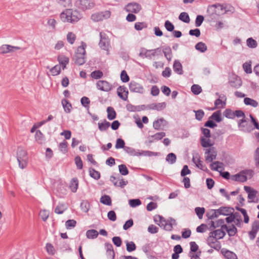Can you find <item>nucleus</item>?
Wrapping results in <instances>:
<instances>
[{"label":"nucleus","instance_id":"f257e3e1","mask_svg":"<svg viewBox=\"0 0 259 259\" xmlns=\"http://www.w3.org/2000/svg\"><path fill=\"white\" fill-rule=\"evenodd\" d=\"M60 17L64 22L75 23L81 18L82 15L77 10L67 9L60 14Z\"/></svg>","mask_w":259,"mask_h":259},{"label":"nucleus","instance_id":"774afa93","mask_svg":"<svg viewBox=\"0 0 259 259\" xmlns=\"http://www.w3.org/2000/svg\"><path fill=\"white\" fill-rule=\"evenodd\" d=\"M147 27V25L145 22H136L135 24V28L137 30H141Z\"/></svg>","mask_w":259,"mask_h":259},{"label":"nucleus","instance_id":"338daca9","mask_svg":"<svg viewBox=\"0 0 259 259\" xmlns=\"http://www.w3.org/2000/svg\"><path fill=\"white\" fill-rule=\"evenodd\" d=\"M81 105L85 108H89V104H90V100L89 98L87 97H83L80 100Z\"/></svg>","mask_w":259,"mask_h":259},{"label":"nucleus","instance_id":"f03ea898","mask_svg":"<svg viewBox=\"0 0 259 259\" xmlns=\"http://www.w3.org/2000/svg\"><path fill=\"white\" fill-rule=\"evenodd\" d=\"M139 56L142 58H147L151 60L155 57L162 56V49L157 48L154 49L147 50L144 48H141Z\"/></svg>","mask_w":259,"mask_h":259},{"label":"nucleus","instance_id":"864d4df0","mask_svg":"<svg viewBox=\"0 0 259 259\" xmlns=\"http://www.w3.org/2000/svg\"><path fill=\"white\" fill-rule=\"evenodd\" d=\"M105 245L107 253H111L112 259H114L115 254L112 245L110 243H105Z\"/></svg>","mask_w":259,"mask_h":259},{"label":"nucleus","instance_id":"09e8293b","mask_svg":"<svg viewBox=\"0 0 259 259\" xmlns=\"http://www.w3.org/2000/svg\"><path fill=\"white\" fill-rule=\"evenodd\" d=\"M164 121H165V120L163 118H160L159 119L154 121L153 123L154 128L156 130H159Z\"/></svg>","mask_w":259,"mask_h":259},{"label":"nucleus","instance_id":"aec40b11","mask_svg":"<svg viewBox=\"0 0 259 259\" xmlns=\"http://www.w3.org/2000/svg\"><path fill=\"white\" fill-rule=\"evenodd\" d=\"M192 161L195 164L197 167L205 171L208 172L209 170L207 167L203 164V161H201L199 158L193 157Z\"/></svg>","mask_w":259,"mask_h":259},{"label":"nucleus","instance_id":"0eeeda50","mask_svg":"<svg viewBox=\"0 0 259 259\" xmlns=\"http://www.w3.org/2000/svg\"><path fill=\"white\" fill-rule=\"evenodd\" d=\"M129 89L131 92L143 94L145 92L143 86L140 83L132 80L129 84Z\"/></svg>","mask_w":259,"mask_h":259},{"label":"nucleus","instance_id":"9d476101","mask_svg":"<svg viewBox=\"0 0 259 259\" xmlns=\"http://www.w3.org/2000/svg\"><path fill=\"white\" fill-rule=\"evenodd\" d=\"M110 181L113 183L115 187H119L121 188H124L127 184L128 181L124 180L122 177H115L114 176L110 177Z\"/></svg>","mask_w":259,"mask_h":259},{"label":"nucleus","instance_id":"1a4fd4ad","mask_svg":"<svg viewBox=\"0 0 259 259\" xmlns=\"http://www.w3.org/2000/svg\"><path fill=\"white\" fill-rule=\"evenodd\" d=\"M97 88L100 91L108 92L112 89V85L106 80H100L96 83Z\"/></svg>","mask_w":259,"mask_h":259},{"label":"nucleus","instance_id":"a878e982","mask_svg":"<svg viewBox=\"0 0 259 259\" xmlns=\"http://www.w3.org/2000/svg\"><path fill=\"white\" fill-rule=\"evenodd\" d=\"M174 71L178 74L182 75L183 73L182 65L179 60H175L173 65Z\"/></svg>","mask_w":259,"mask_h":259},{"label":"nucleus","instance_id":"6e6552de","mask_svg":"<svg viewBox=\"0 0 259 259\" xmlns=\"http://www.w3.org/2000/svg\"><path fill=\"white\" fill-rule=\"evenodd\" d=\"M247 172H252V170H242L237 174L232 175L231 176V179L236 182H245L247 180V176H246Z\"/></svg>","mask_w":259,"mask_h":259},{"label":"nucleus","instance_id":"ddd939ff","mask_svg":"<svg viewBox=\"0 0 259 259\" xmlns=\"http://www.w3.org/2000/svg\"><path fill=\"white\" fill-rule=\"evenodd\" d=\"M235 117H242V119L238 120V125L239 127H244L245 126V123L247 122L244 113L240 110H236L234 111V118Z\"/></svg>","mask_w":259,"mask_h":259},{"label":"nucleus","instance_id":"c85d7f7f","mask_svg":"<svg viewBox=\"0 0 259 259\" xmlns=\"http://www.w3.org/2000/svg\"><path fill=\"white\" fill-rule=\"evenodd\" d=\"M67 209V207L64 203H59L56 207L54 211L57 214H62Z\"/></svg>","mask_w":259,"mask_h":259},{"label":"nucleus","instance_id":"c03bdc74","mask_svg":"<svg viewBox=\"0 0 259 259\" xmlns=\"http://www.w3.org/2000/svg\"><path fill=\"white\" fill-rule=\"evenodd\" d=\"M246 44L249 48L252 49L255 48L257 46V41L252 37L247 38L246 40Z\"/></svg>","mask_w":259,"mask_h":259},{"label":"nucleus","instance_id":"de8ad7c7","mask_svg":"<svg viewBox=\"0 0 259 259\" xmlns=\"http://www.w3.org/2000/svg\"><path fill=\"white\" fill-rule=\"evenodd\" d=\"M57 3L61 6L66 8L71 6V0H56Z\"/></svg>","mask_w":259,"mask_h":259},{"label":"nucleus","instance_id":"6ab92c4d","mask_svg":"<svg viewBox=\"0 0 259 259\" xmlns=\"http://www.w3.org/2000/svg\"><path fill=\"white\" fill-rule=\"evenodd\" d=\"M244 190L248 193V198L250 201H249V202H253V200L256 197L257 191L249 186H244Z\"/></svg>","mask_w":259,"mask_h":259},{"label":"nucleus","instance_id":"603ef678","mask_svg":"<svg viewBox=\"0 0 259 259\" xmlns=\"http://www.w3.org/2000/svg\"><path fill=\"white\" fill-rule=\"evenodd\" d=\"M126 250L128 252H132L136 250V246L135 243L133 242H128L126 241Z\"/></svg>","mask_w":259,"mask_h":259},{"label":"nucleus","instance_id":"bb28decb","mask_svg":"<svg viewBox=\"0 0 259 259\" xmlns=\"http://www.w3.org/2000/svg\"><path fill=\"white\" fill-rule=\"evenodd\" d=\"M221 210L220 208L218 209H211L209 212L207 213V217L208 219L212 220L214 218L218 217L221 214Z\"/></svg>","mask_w":259,"mask_h":259},{"label":"nucleus","instance_id":"680f3d73","mask_svg":"<svg viewBox=\"0 0 259 259\" xmlns=\"http://www.w3.org/2000/svg\"><path fill=\"white\" fill-rule=\"evenodd\" d=\"M201 144L203 147H209L212 146L209 138L205 139L204 137L201 138Z\"/></svg>","mask_w":259,"mask_h":259},{"label":"nucleus","instance_id":"412c9836","mask_svg":"<svg viewBox=\"0 0 259 259\" xmlns=\"http://www.w3.org/2000/svg\"><path fill=\"white\" fill-rule=\"evenodd\" d=\"M209 234H210V237H213L215 239H222L226 235V233L222 229L211 232Z\"/></svg>","mask_w":259,"mask_h":259},{"label":"nucleus","instance_id":"58836bf2","mask_svg":"<svg viewBox=\"0 0 259 259\" xmlns=\"http://www.w3.org/2000/svg\"><path fill=\"white\" fill-rule=\"evenodd\" d=\"M223 163L220 161H215L212 162L210 165V169L214 171H219V168L223 167Z\"/></svg>","mask_w":259,"mask_h":259},{"label":"nucleus","instance_id":"a211bd4d","mask_svg":"<svg viewBox=\"0 0 259 259\" xmlns=\"http://www.w3.org/2000/svg\"><path fill=\"white\" fill-rule=\"evenodd\" d=\"M118 96L123 100L126 101L128 98V91L125 87L120 86L117 89Z\"/></svg>","mask_w":259,"mask_h":259},{"label":"nucleus","instance_id":"3c124183","mask_svg":"<svg viewBox=\"0 0 259 259\" xmlns=\"http://www.w3.org/2000/svg\"><path fill=\"white\" fill-rule=\"evenodd\" d=\"M103 76V73L101 70H95L91 74V76L94 79H98L102 78Z\"/></svg>","mask_w":259,"mask_h":259},{"label":"nucleus","instance_id":"473e14b6","mask_svg":"<svg viewBox=\"0 0 259 259\" xmlns=\"http://www.w3.org/2000/svg\"><path fill=\"white\" fill-rule=\"evenodd\" d=\"M99 233L94 229L88 230L86 232V236L88 239H95L98 236Z\"/></svg>","mask_w":259,"mask_h":259},{"label":"nucleus","instance_id":"4468645a","mask_svg":"<svg viewBox=\"0 0 259 259\" xmlns=\"http://www.w3.org/2000/svg\"><path fill=\"white\" fill-rule=\"evenodd\" d=\"M125 9L128 12L137 14L141 10V6L138 3H130L125 6Z\"/></svg>","mask_w":259,"mask_h":259},{"label":"nucleus","instance_id":"72a5a7b5","mask_svg":"<svg viewBox=\"0 0 259 259\" xmlns=\"http://www.w3.org/2000/svg\"><path fill=\"white\" fill-rule=\"evenodd\" d=\"M195 49L201 53H204L207 49L205 44L203 42H198L195 46Z\"/></svg>","mask_w":259,"mask_h":259},{"label":"nucleus","instance_id":"c9c22d12","mask_svg":"<svg viewBox=\"0 0 259 259\" xmlns=\"http://www.w3.org/2000/svg\"><path fill=\"white\" fill-rule=\"evenodd\" d=\"M101 203L107 205H111L112 204L111 199L109 195H104L100 198Z\"/></svg>","mask_w":259,"mask_h":259},{"label":"nucleus","instance_id":"79ce46f5","mask_svg":"<svg viewBox=\"0 0 259 259\" xmlns=\"http://www.w3.org/2000/svg\"><path fill=\"white\" fill-rule=\"evenodd\" d=\"M59 63L62 65L63 69H64L66 65L69 63V58L64 56H59L58 58Z\"/></svg>","mask_w":259,"mask_h":259},{"label":"nucleus","instance_id":"bf43d9fd","mask_svg":"<svg viewBox=\"0 0 259 259\" xmlns=\"http://www.w3.org/2000/svg\"><path fill=\"white\" fill-rule=\"evenodd\" d=\"M224 115L228 118H234V111H233L230 109H226L224 112Z\"/></svg>","mask_w":259,"mask_h":259},{"label":"nucleus","instance_id":"4c0bfd02","mask_svg":"<svg viewBox=\"0 0 259 259\" xmlns=\"http://www.w3.org/2000/svg\"><path fill=\"white\" fill-rule=\"evenodd\" d=\"M89 174L91 177L95 180H98L100 178V173L99 171L96 170L93 168H89Z\"/></svg>","mask_w":259,"mask_h":259},{"label":"nucleus","instance_id":"c756f323","mask_svg":"<svg viewBox=\"0 0 259 259\" xmlns=\"http://www.w3.org/2000/svg\"><path fill=\"white\" fill-rule=\"evenodd\" d=\"M78 187V181L77 178H73L70 184L69 187L72 192H76Z\"/></svg>","mask_w":259,"mask_h":259},{"label":"nucleus","instance_id":"e433bc0d","mask_svg":"<svg viewBox=\"0 0 259 259\" xmlns=\"http://www.w3.org/2000/svg\"><path fill=\"white\" fill-rule=\"evenodd\" d=\"M177 156L175 154L173 153H169L166 157V161L170 164L175 163L176 161Z\"/></svg>","mask_w":259,"mask_h":259},{"label":"nucleus","instance_id":"4d7b16f0","mask_svg":"<svg viewBox=\"0 0 259 259\" xmlns=\"http://www.w3.org/2000/svg\"><path fill=\"white\" fill-rule=\"evenodd\" d=\"M80 208L83 212H87L90 209V203L87 201H83L80 203Z\"/></svg>","mask_w":259,"mask_h":259},{"label":"nucleus","instance_id":"20e7f679","mask_svg":"<svg viewBox=\"0 0 259 259\" xmlns=\"http://www.w3.org/2000/svg\"><path fill=\"white\" fill-rule=\"evenodd\" d=\"M75 7L80 10L85 11L93 9L95 6L94 0H77Z\"/></svg>","mask_w":259,"mask_h":259},{"label":"nucleus","instance_id":"5701e85b","mask_svg":"<svg viewBox=\"0 0 259 259\" xmlns=\"http://www.w3.org/2000/svg\"><path fill=\"white\" fill-rule=\"evenodd\" d=\"M222 229H225L229 236H234L237 232V229L234 225L228 227L227 225L222 226Z\"/></svg>","mask_w":259,"mask_h":259},{"label":"nucleus","instance_id":"69168bd1","mask_svg":"<svg viewBox=\"0 0 259 259\" xmlns=\"http://www.w3.org/2000/svg\"><path fill=\"white\" fill-rule=\"evenodd\" d=\"M59 150L63 153L67 152V142L64 141L60 143L59 146Z\"/></svg>","mask_w":259,"mask_h":259},{"label":"nucleus","instance_id":"13d9d810","mask_svg":"<svg viewBox=\"0 0 259 259\" xmlns=\"http://www.w3.org/2000/svg\"><path fill=\"white\" fill-rule=\"evenodd\" d=\"M50 72L53 76L58 75L61 72L60 66L58 65H55L50 69Z\"/></svg>","mask_w":259,"mask_h":259},{"label":"nucleus","instance_id":"7c9ffc66","mask_svg":"<svg viewBox=\"0 0 259 259\" xmlns=\"http://www.w3.org/2000/svg\"><path fill=\"white\" fill-rule=\"evenodd\" d=\"M62 104L66 113H70L72 108L71 103L66 99H63L62 100Z\"/></svg>","mask_w":259,"mask_h":259},{"label":"nucleus","instance_id":"a19ab883","mask_svg":"<svg viewBox=\"0 0 259 259\" xmlns=\"http://www.w3.org/2000/svg\"><path fill=\"white\" fill-rule=\"evenodd\" d=\"M244 102L245 105H250L253 107H256L258 106V103L255 100L249 98H245L244 99Z\"/></svg>","mask_w":259,"mask_h":259},{"label":"nucleus","instance_id":"ea45409f","mask_svg":"<svg viewBox=\"0 0 259 259\" xmlns=\"http://www.w3.org/2000/svg\"><path fill=\"white\" fill-rule=\"evenodd\" d=\"M17 155V159H19V157L20 159H28L27 152L22 148H18Z\"/></svg>","mask_w":259,"mask_h":259},{"label":"nucleus","instance_id":"7ed1b4c3","mask_svg":"<svg viewBox=\"0 0 259 259\" xmlns=\"http://www.w3.org/2000/svg\"><path fill=\"white\" fill-rule=\"evenodd\" d=\"M85 43L81 42V45L78 47L75 53L74 59L75 63L78 65H81L85 62Z\"/></svg>","mask_w":259,"mask_h":259},{"label":"nucleus","instance_id":"f704fd0d","mask_svg":"<svg viewBox=\"0 0 259 259\" xmlns=\"http://www.w3.org/2000/svg\"><path fill=\"white\" fill-rule=\"evenodd\" d=\"M110 126V122L106 120H105L103 122L98 123L99 129L101 132L106 131L109 127Z\"/></svg>","mask_w":259,"mask_h":259},{"label":"nucleus","instance_id":"b1692460","mask_svg":"<svg viewBox=\"0 0 259 259\" xmlns=\"http://www.w3.org/2000/svg\"><path fill=\"white\" fill-rule=\"evenodd\" d=\"M216 240L217 239H215L213 237H211L210 238V234H209V237L207 238L208 244L211 247L213 248L216 250H219L221 248V244L220 243L213 245L217 241Z\"/></svg>","mask_w":259,"mask_h":259},{"label":"nucleus","instance_id":"39448f33","mask_svg":"<svg viewBox=\"0 0 259 259\" xmlns=\"http://www.w3.org/2000/svg\"><path fill=\"white\" fill-rule=\"evenodd\" d=\"M159 226L166 231H171L173 228V226L176 225V220L172 218L165 220L162 217H159Z\"/></svg>","mask_w":259,"mask_h":259},{"label":"nucleus","instance_id":"49530a36","mask_svg":"<svg viewBox=\"0 0 259 259\" xmlns=\"http://www.w3.org/2000/svg\"><path fill=\"white\" fill-rule=\"evenodd\" d=\"M210 118H211L217 122H220L222 121L221 118V113L220 111H217L214 112L210 117Z\"/></svg>","mask_w":259,"mask_h":259},{"label":"nucleus","instance_id":"a18cd8bd","mask_svg":"<svg viewBox=\"0 0 259 259\" xmlns=\"http://www.w3.org/2000/svg\"><path fill=\"white\" fill-rule=\"evenodd\" d=\"M179 19L187 23H189L190 21L189 15L186 12L181 13L179 16Z\"/></svg>","mask_w":259,"mask_h":259},{"label":"nucleus","instance_id":"423d86ee","mask_svg":"<svg viewBox=\"0 0 259 259\" xmlns=\"http://www.w3.org/2000/svg\"><path fill=\"white\" fill-rule=\"evenodd\" d=\"M110 16L111 12L109 11L96 12L92 15L91 19L95 22H98L108 19Z\"/></svg>","mask_w":259,"mask_h":259},{"label":"nucleus","instance_id":"e2e57ef3","mask_svg":"<svg viewBox=\"0 0 259 259\" xmlns=\"http://www.w3.org/2000/svg\"><path fill=\"white\" fill-rule=\"evenodd\" d=\"M125 147V142L122 139L118 138L116 140V143L115 144V148L119 149L123 148V149Z\"/></svg>","mask_w":259,"mask_h":259},{"label":"nucleus","instance_id":"2f4dec72","mask_svg":"<svg viewBox=\"0 0 259 259\" xmlns=\"http://www.w3.org/2000/svg\"><path fill=\"white\" fill-rule=\"evenodd\" d=\"M107 118L111 120L116 118V112L115 111L114 108L112 107H108L107 109Z\"/></svg>","mask_w":259,"mask_h":259},{"label":"nucleus","instance_id":"f8f14e48","mask_svg":"<svg viewBox=\"0 0 259 259\" xmlns=\"http://www.w3.org/2000/svg\"><path fill=\"white\" fill-rule=\"evenodd\" d=\"M20 49H21V48L19 47L13 46L9 45H3L0 47V54L3 55L12 53Z\"/></svg>","mask_w":259,"mask_h":259},{"label":"nucleus","instance_id":"8fccbe9b","mask_svg":"<svg viewBox=\"0 0 259 259\" xmlns=\"http://www.w3.org/2000/svg\"><path fill=\"white\" fill-rule=\"evenodd\" d=\"M192 92L196 95L199 94L202 92L201 87L198 84H193L191 88Z\"/></svg>","mask_w":259,"mask_h":259},{"label":"nucleus","instance_id":"052dcab7","mask_svg":"<svg viewBox=\"0 0 259 259\" xmlns=\"http://www.w3.org/2000/svg\"><path fill=\"white\" fill-rule=\"evenodd\" d=\"M194 112L195 113L196 119L199 121L201 120L204 115V111L202 109H199L197 111L194 110Z\"/></svg>","mask_w":259,"mask_h":259},{"label":"nucleus","instance_id":"dca6fc26","mask_svg":"<svg viewBox=\"0 0 259 259\" xmlns=\"http://www.w3.org/2000/svg\"><path fill=\"white\" fill-rule=\"evenodd\" d=\"M124 151L128 154L131 156H141V155H146V153L149 152V151H142L140 152L139 150L136 151L135 149L132 147L125 146Z\"/></svg>","mask_w":259,"mask_h":259},{"label":"nucleus","instance_id":"f3484780","mask_svg":"<svg viewBox=\"0 0 259 259\" xmlns=\"http://www.w3.org/2000/svg\"><path fill=\"white\" fill-rule=\"evenodd\" d=\"M166 107V103L165 102L159 103H152L147 105L146 108L150 110H155L157 111H161Z\"/></svg>","mask_w":259,"mask_h":259},{"label":"nucleus","instance_id":"9b49d317","mask_svg":"<svg viewBox=\"0 0 259 259\" xmlns=\"http://www.w3.org/2000/svg\"><path fill=\"white\" fill-rule=\"evenodd\" d=\"M100 40L99 43V47L103 50H107L108 49L110 41L104 33H100Z\"/></svg>","mask_w":259,"mask_h":259},{"label":"nucleus","instance_id":"6e6d98bb","mask_svg":"<svg viewBox=\"0 0 259 259\" xmlns=\"http://www.w3.org/2000/svg\"><path fill=\"white\" fill-rule=\"evenodd\" d=\"M195 211L198 218L201 219L205 212V208L204 207H197L195 208Z\"/></svg>","mask_w":259,"mask_h":259},{"label":"nucleus","instance_id":"cd10ccee","mask_svg":"<svg viewBox=\"0 0 259 259\" xmlns=\"http://www.w3.org/2000/svg\"><path fill=\"white\" fill-rule=\"evenodd\" d=\"M162 52L163 53L165 57L168 61H170L172 57V54L171 48L169 47H166L163 48Z\"/></svg>","mask_w":259,"mask_h":259},{"label":"nucleus","instance_id":"4be33fe9","mask_svg":"<svg viewBox=\"0 0 259 259\" xmlns=\"http://www.w3.org/2000/svg\"><path fill=\"white\" fill-rule=\"evenodd\" d=\"M221 252L226 259H237L236 254L233 251L223 248Z\"/></svg>","mask_w":259,"mask_h":259},{"label":"nucleus","instance_id":"0e129e2a","mask_svg":"<svg viewBox=\"0 0 259 259\" xmlns=\"http://www.w3.org/2000/svg\"><path fill=\"white\" fill-rule=\"evenodd\" d=\"M76 39V36L73 33L70 32L67 35V40L70 44L72 45Z\"/></svg>","mask_w":259,"mask_h":259},{"label":"nucleus","instance_id":"2eb2a0df","mask_svg":"<svg viewBox=\"0 0 259 259\" xmlns=\"http://www.w3.org/2000/svg\"><path fill=\"white\" fill-rule=\"evenodd\" d=\"M205 160L207 162H212L216 159L217 153L213 147L206 149L205 152Z\"/></svg>","mask_w":259,"mask_h":259},{"label":"nucleus","instance_id":"5fc2aeb1","mask_svg":"<svg viewBox=\"0 0 259 259\" xmlns=\"http://www.w3.org/2000/svg\"><path fill=\"white\" fill-rule=\"evenodd\" d=\"M119 171L121 175L125 176L128 174L129 171L124 164H120L118 166Z\"/></svg>","mask_w":259,"mask_h":259},{"label":"nucleus","instance_id":"37998d69","mask_svg":"<svg viewBox=\"0 0 259 259\" xmlns=\"http://www.w3.org/2000/svg\"><path fill=\"white\" fill-rule=\"evenodd\" d=\"M220 209L221 210V214L224 215H230L234 210L233 208L230 207H221Z\"/></svg>","mask_w":259,"mask_h":259},{"label":"nucleus","instance_id":"393cba45","mask_svg":"<svg viewBox=\"0 0 259 259\" xmlns=\"http://www.w3.org/2000/svg\"><path fill=\"white\" fill-rule=\"evenodd\" d=\"M229 83L232 87L238 89L241 86L242 80L240 77L236 76L230 80Z\"/></svg>","mask_w":259,"mask_h":259}]
</instances>
